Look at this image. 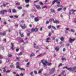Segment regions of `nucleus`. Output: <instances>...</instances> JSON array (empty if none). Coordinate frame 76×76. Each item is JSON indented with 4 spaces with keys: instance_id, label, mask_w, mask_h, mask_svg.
<instances>
[{
    "instance_id": "nucleus-47",
    "label": "nucleus",
    "mask_w": 76,
    "mask_h": 76,
    "mask_svg": "<svg viewBox=\"0 0 76 76\" xmlns=\"http://www.w3.org/2000/svg\"><path fill=\"white\" fill-rule=\"evenodd\" d=\"M14 16L15 18H18V15H14Z\"/></svg>"
},
{
    "instance_id": "nucleus-57",
    "label": "nucleus",
    "mask_w": 76,
    "mask_h": 76,
    "mask_svg": "<svg viewBox=\"0 0 76 76\" xmlns=\"http://www.w3.org/2000/svg\"><path fill=\"white\" fill-rule=\"evenodd\" d=\"M63 51L64 52V51H66V49L65 48H64L63 49Z\"/></svg>"
},
{
    "instance_id": "nucleus-29",
    "label": "nucleus",
    "mask_w": 76,
    "mask_h": 76,
    "mask_svg": "<svg viewBox=\"0 0 76 76\" xmlns=\"http://www.w3.org/2000/svg\"><path fill=\"white\" fill-rule=\"evenodd\" d=\"M8 57H10V58H11V57H12V55H11V54H9L8 55Z\"/></svg>"
},
{
    "instance_id": "nucleus-62",
    "label": "nucleus",
    "mask_w": 76,
    "mask_h": 76,
    "mask_svg": "<svg viewBox=\"0 0 76 76\" xmlns=\"http://www.w3.org/2000/svg\"><path fill=\"white\" fill-rule=\"evenodd\" d=\"M33 74V72H31L30 73V75H32V74Z\"/></svg>"
},
{
    "instance_id": "nucleus-31",
    "label": "nucleus",
    "mask_w": 76,
    "mask_h": 76,
    "mask_svg": "<svg viewBox=\"0 0 76 76\" xmlns=\"http://www.w3.org/2000/svg\"><path fill=\"white\" fill-rule=\"evenodd\" d=\"M20 70H23V71H25V69H24L23 68H19Z\"/></svg>"
},
{
    "instance_id": "nucleus-18",
    "label": "nucleus",
    "mask_w": 76,
    "mask_h": 76,
    "mask_svg": "<svg viewBox=\"0 0 76 76\" xmlns=\"http://www.w3.org/2000/svg\"><path fill=\"white\" fill-rule=\"evenodd\" d=\"M12 12H13V13H16V12H17V11H16V10L14 9L12 10Z\"/></svg>"
},
{
    "instance_id": "nucleus-25",
    "label": "nucleus",
    "mask_w": 76,
    "mask_h": 76,
    "mask_svg": "<svg viewBox=\"0 0 76 76\" xmlns=\"http://www.w3.org/2000/svg\"><path fill=\"white\" fill-rule=\"evenodd\" d=\"M64 73H65V71H64L62 72L61 73V75H64Z\"/></svg>"
},
{
    "instance_id": "nucleus-28",
    "label": "nucleus",
    "mask_w": 76,
    "mask_h": 76,
    "mask_svg": "<svg viewBox=\"0 0 76 76\" xmlns=\"http://www.w3.org/2000/svg\"><path fill=\"white\" fill-rule=\"evenodd\" d=\"M10 68H14L15 67V66H14V65H11L10 66Z\"/></svg>"
},
{
    "instance_id": "nucleus-43",
    "label": "nucleus",
    "mask_w": 76,
    "mask_h": 76,
    "mask_svg": "<svg viewBox=\"0 0 76 76\" xmlns=\"http://www.w3.org/2000/svg\"><path fill=\"white\" fill-rule=\"evenodd\" d=\"M63 69H68V68H67V66H64V67H63Z\"/></svg>"
},
{
    "instance_id": "nucleus-33",
    "label": "nucleus",
    "mask_w": 76,
    "mask_h": 76,
    "mask_svg": "<svg viewBox=\"0 0 76 76\" xmlns=\"http://www.w3.org/2000/svg\"><path fill=\"white\" fill-rule=\"evenodd\" d=\"M52 34L51 32H50L49 33L48 36L49 37H50L51 35Z\"/></svg>"
},
{
    "instance_id": "nucleus-11",
    "label": "nucleus",
    "mask_w": 76,
    "mask_h": 76,
    "mask_svg": "<svg viewBox=\"0 0 76 76\" xmlns=\"http://www.w3.org/2000/svg\"><path fill=\"white\" fill-rule=\"evenodd\" d=\"M19 34L21 37H23V34H21V31H20Z\"/></svg>"
},
{
    "instance_id": "nucleus-37",
    "label": "nucleus",
    "mask_w": 76,
    "mask_h": 76,
    "mask_svg": "<svg viewBox=\"0 0 76 76\" xmlns=\"http://www.w3.org/2000/svg\"><path fill=\"white\" fill-rule=\"evenodd\" d=\"M70 31L71 32H75V31H74L73 29H71Z\"/></svg>"
},
{
    "instance_id": "nucleus-9",
    "label": "nucleus",
    "mask_w": 76,
    "mask_h": 76,
    "mask_svg": "<svg viewBox=\"0 0 76 76\" xmlns=\"http://www.w3.org/2000/svg\"><path fill=\"white\" fill-rule=\"evenodd\" d=\"M53 23H56V24L59 23H60V22L58 20H56L55 21H53Z\"/></svg>"
},
{
    "instance_id": "nucleus-36",
    "label": "nucleus",
    "mask_w": 76,
    "mask_h": 76,
    "mask_svg": "<svg viewBox=\"0 0 76 76\" xmlns=\"http://www.w3.org/2000/svg\"><path fill=\"white\" fill-rule=\"evenodd\" d=\"M10 70H7L6 71V73H10Z\"/></svg>"
},
{
    "instance_id": "nucleus-3",
    "label": "nucleus",
    "mask_w": 76,
    "mask_h": 76,
    "mask_svg": "<svg viewBox=\"0 0 76 76\" xmlns=\"http://www.w3.org/2000/svg\"><path fill=\"white\" fill-rule=\"evenodd\" d=\"M51 59L48 60V66H51L52 65V63H51L49 62H51Z\"/></svg>"
},
{
    "instance_id": "nucleus-19",
    "label": "nucleus",
    "mask_w": 76,
    "mask_h": 76,
    "mask_svg": "<svg viewBox=\"0 0 76 76\" xmlns=\"http://www.w3.org/2000/svg\"><path fill=\"white\" fill-rule=\"evenodd\" d=\"M34 56H35V54L34 53H31L30 55V56L31 57H33Z\"/></svg>"
},
{
    "instance_id": "nucleus-50",
    "label": "nucleus",
    "mask_w": 76,
    "mask_h": 76,
    "mask_svg": "<svg viewBox=\"0 0 76 76\" xmlns=\"http://www.w3.org/2000/svg\"><path fill=\"white\" fill-rule=\"evenodd\" d=\"M52 27L53 28V29H55V30H56V28H55V27H54L53 26H52Z\"/></svg>"
},
{
    "instance_id": "nucleus-46",
    "label": "nucleus",
    "mask_w": 76,
    "mask_h": 76,
    "mask_svg": "<svg viewBox=\"0 0 76 76\" xmlns=\"http://www.w3.org/2000/svg\"><path fill=\"white\" fill-rule=\"evenodd\" d=\"M51 25L49 26H48V28L49 29H50V28H51Z\"/></svg>"
},
{
    "instance_id": "nucleus-20",
    "label": "nucleus",
    "mask_w": 76,
    "mask_h": 76,
    "mask_svg": "<svg viewBox=\"0 0 76 76\" xmlns=\"http://www.w3.org/2000/svg\"><path fill=\"white\" fill-rule=\"evenodd\" d=\"M5 69H6V67H4L3 68V69H4L3 72H4V73H6V71Z\"/></svg>"
},
{
    "instance_id": "nucleus-52",
    "label": "nucleus",
    "mask_w": 76,
    "mask_h": 76,
    "mask_svg": "<svg viewBox=\"0 0 76 76\" xmlns=\"http://www.w3.org/2000/svg\"><path fill=\"white\" fill-rule=\"evenodd\" d=\"M16 68H17V69H20V67L19 66H16Z\"/></svg>"
},
{
    "instance_id": "nucleus-32",
    "label": "nucleus",
    "mask_w": 76,
    "mask_h": 76,
    "mask_svg": "<svg viewBox=\"0 0 76 76\" xmlns=\"http://www.w3.org/2000/svg\"><path fill=\"white\" fill-rule=\"evenodd\" d=\"M47 9V7L46 6H44L42 7V9Z\"/></svg>"
},
{
    "instance_id": "nucleus-27",
    "label": "nucleus",
    "mask_w": 76,
    "mask_h": 76,
    "mask_svg": "<svg viewBox=\"0 0 76 76\" xmlns=\"http://www.w3.org/2000/svg\"><path fill=\"white\" fill-rule=\"evenodd\" d=\"M38 28H35L34 29V31L35 32H37L38 31Z\"/></svg>"
},
{
    "instance_id": "nucleus-7",
    "label": "nucleus",
    "mask_w": 76,
    "mask_h": 76,
    "mask_svg": "<svg viewBox=\"0 0 76 76\" xmlns=\"http://www.w3.org/2000/svg\"><path fill=\"white\" fill-rule=\"evenodd\" d=\"M67 70H69V71H73V68H68V69Z\"/></svg>"
},
{
    "instance_id": "nucleus-4",
    "label": "nucleus",
    "mask_w": 76,
    "mask_h": 76,
    "mask_svg": "<svg viewBox=\"0 0 76 76\" xmlns=\"http://www.w3.org/2000/svg\"><path fill=\"white\" fill-rule=\"evenodd\" d=\"M11 45H12V47L11 48L13 50H15V48H14V45H13V44L12 43H11Z\"/></svg>"
},
{
    "instance_id": "nucleus-10",
    "label": "nucleus",
    "mask_w": 76,
    "mask_h": 76,
    "mask_svg": "<svg viewBox=\"0 0 76 76\" xmlns=\"http://www.w3.org/2000/svg\"><path fill=\"white\" fill-rule=\"evenodd\" d=\"M36 45V44L35 43H34L33 46L34 47V48H36V49H38V48H39V47H38V46H35V45Z\"/></svg>"
},
{
    "instance_id": "nucleus-21",
    "label": "nucleus",
    "mask_w": 76,
    "mask_h": 76,
    "mask_svg": "<svg viewBox=\"0 0 76 76\" xmlns=\"http://www.w3.org/2000/svg\"><path fill=\"white\" fill-rule=\"evenodd\" d=\"M25 2L26 3H28L29 2V0H25Z\"/></svg>"
},
{
    "instance_id": "nucleus-58",
    "label": "nucleus",
    "mask_w": 76,
    "mask_h": 76,
    "mask_svg": "<svg viewBox=\"0 0 76 76\" xmlns=\"http://www.w3.org/2000/svg\"><path fill=\"white\" fill-rule=\"evenodd\" d=\"M66 10V7H65V8H63V10L64 11H65Z\"/></svg>"
},
{
    "instance_id": "nucleus-17",
    "label": "nucleus",
    "mask_w": 76,
    "mask_h": 76,
    "mask_svg": "<svg viewBox=\"0 0 76 76\" xmlns=\"http://www.w3.org/2000/svg\"><path fill=\"white\" fill-rule=\"evenodd\" d=\"M17 8L19 10H21V9H22V7H17Z\"/></svg>"
},
{
    "instance_id": "nucleus-39",
    "label": "nucleus",
    "mask_w": 76,
    "mask_h": 76,
    "mask_svg": "<svg viewBox=\"0 0 76 76\" xmlns=\"http://www.w3.org/2000/svg\"><path fill=\"white\" fill-rule=\"evenodd\" d=\"M2 35H3V36H4L6 35V33L5 32H3L2 33Z\"/></svg>"
},
{
    "instance_id": "nucleus-55",
    "label": "nucleus",
    "mask_w": 76,
    "mask_h": 76,
    "mask_svg": "<svg viewBox=\"0 0 76 76\" xmlns=\"http://www.w3.org/2000/svg\"><path fill=\"white\" fill-rule=\"evenodd\" d=\"M44 76H47V73H45L44 74Z\"/></svg>"
},
{
    "instance_id": "nucleus-2",
    "label": "nucleus",
    "mask_w": 76,
    "mask_h": 76,
    "mask_svg": "<svg viewBox=\"0 0 76 76\" xmlns=\"http://www.w3.org/2000/svg\"><path fill=\"white\" fill-rule=\"evenodd\" d=\"M55 71H56V68L55 67L52 68L50 70V74H53V73H54L55 72Z\"/></svg>"
},
{
    "instance_id": "nucleus-59",
    "label": "nucleus",
    "mask_w": 76,
    "mask_h": 76,
    "mask_svg": "<svg viewBox=\"0 0 76 76\" xmlns=\"http://www.w3.org/2000/svg\"><path fill=\"white\" fill-rule=\"evenodd\" d=\"M19 50V49H16V52H18V51Z\"/></svg>"
},
{
    "instance_id": "nucleus-61",
    "label": "nucleus",
    "mask_w": 76,
    "mask_h": 76,
    "mask_svg": "<svg viewBox=\"0 0 76 76\" xmlns=\"http://www.w3.org/2000/svg\"><path fill=\"white\" fill-rule=\"evenodd\" d=\"M41 73V71L40 70H39L38 71V73L40 74V73Z\"/></svg>"
},
{
    "instance_id": "nucleus-12",
    "label": "nucleus",
    "mask_w": 76,
    "mask_h": 76,
    "mask_svg": "<svg viewBox=\"0 0 76 76\" xmlns=\"http://www.w3.org/2000/svg\"><path fill=\"white\" fill-rule=\"evenodd\" d=\"M20 26L22 28V29H24L26 27V26H22L21 25H20Z\"/></svg>"
},
{
    "instance_id": "nucleus-45",
    "label": "nucleus",
    "mask_w": 76,
    "mask_h": 76,
    "mask_svg": "<svg viewBox=\"0 0 76 76\" xmlns=\"http://www.w3.org/2000/svg\"><path fill=\"white\" fill-rule=\"evenodd\" d=\"M35 22H38V21H39V19H34Z\"/></svg>"
},
{
    "instance_id": "nucleus-26",
    "label": "nucleus",
    "mask_w": 76,
    "mask_h": 76,
    "mask_svg": "<svg viewBox=\"0 0 76 76\" xmlns=\"http://www.w3.org/2000/svg\"><path fill=\"white\" fill-rule=\"evenodd\" d=\"M61 9H62V8H60L58 9L57 10V11H58V12H59V11L61 10Z\"/></svg>"
},
{
    "instance_id": "nucleus-16",
    "label": "nucleus",
    "mask_w": 76,
    "mask_h": 76,
    "mask_svg": "<svg viewBox=\"0 0 76 76\" xmlns=\"http://www.w3.org/2000/svg\"><path fill=\"white\" fill-rule=\"evenodd\" d=\"M57 1H58V0H54L52 2V4H54L55 2H57Z\"/></svg>"
},
{
    "instance_id": "nucleus-23",
    "label": "nucleus",
    "mask_w": 76,
    "mask_h": 76,
    "mask_svg": "<svg viewBox=\"0 0 76 76\" xmlns=\"http://www.w3.org/2000/svg\"><path fill=\"white\" fill-rule=\"evenodd\" d=\"M30 16L31 17V18L32 19H33V18H35L34 16L32 14H30Z\"/></svg>"
},
{
    "instance_id": "nucleus-64",
    "label": "nucleus",
    "mask_w": 76,
    "mask_h": 76,
    "mask_svg": "<svg viewBox=\"0 0 76 76\" xmlns=\"http://www.w3.org/2000/svg\"><path fill=\"white\" fill-rule=\"evenodd\" d=\"M28 6H29V5H28V4H27L26 6V7H28Z\"/></svg>"
},
{
    "instance_id": "nucleus-53",
    "label": "nucleus",
    "mask_w": 76,
    "mask_h": 76,
    "mask_svg": "<svg viewBox=\"0 0 76 76\" xmlns=\"http://www.w3.org/2000/svg\"><path fill=\"white\" fill-rule=\"evenodd\" d=\"M73 69L74 70H75V69H76V66H75L74 67H73Z\"/></svg>"
},
{
    "instance_id": "nucleus-1",
    "label": "nucleus",
    "mask_w": 76,
    "mask_h": 76,
    "mask_svg": "<svg viewBox=\"0 0 76 76\" xmlns=\"http://www.w3.org/2000/svg\"><path fill=\"white\" fill-rule=\"evenodd\" d=\"M42 63L43 64V66H47V64L48 63V62L45 60L43 59L41 61Z\"/></svg>"
},
{
    "instance_id": "nucleus-63",
    "label": "nucleus",
    "mask_w": 76,
    "mask_h": 76,
    "mask_svg": "<svg viewBox=\"0 0 76 76\" xmlns=\"http://www.w3.org/2000/svg\"><path fill=\"white\" fill-rule=\"evenodd\" d=\"M4 41L5 42H6V39H4Z\"/></svg>"
},
{
    "instance_id": "nucleus-48",
    "label": "nucleus",
    "mask_w": 76,
    "mask_h": 76,
    "mask_svg": "<svg viewBox=\"0 0 76 76\" xmlns=\"http://www.w3.org/2000/svg\"><path fill=\"white\" fill-rule=\"evenodd\" d=\"M21 55H22V52H20L18 54V56H21Z\"/></svg>"
},
{
    "instance_id": "nucleus-6",
    "label": "nucleus",
    "mask_w": 76,
    "mask_h": 76,
    "mask_svg": "<svg viewBox=\"0 0 76 76\" xmlns=\"http://www.w3.org/2000/svg\"><path fill=\"white\" fill-rule=\"evenodd\" d=\"M34 6L36 7V8L37 9H39L40 8V6L39 5H37L35 4H34Z\"/></svg>"
},
{
    "instance_id": "nucleus-44",
    "label": "nucleus",
    "mask_w": 76,
    "mask_h": 76,
    "mask_svg": "<svg viewBox=\"0 0 76 76\" xmlns=\"http://www.w3.org/2000/svg\"><path fill=\"white\" fill-rule=\"evenodd\" d=\"M31 31L33 32H34V28H32L31 29Z\"/></svg>"
},
{
    "instance_id": "nucleus-54",
    "label": "nucleus",
    "mask_w": 76,
    "mask_h": 76,
    "mask_svg": "<svg viewBox=\"0 0 76 76\" xmlns=\"http://www.w3.org/2000/svg\"><path fill=\"white\" fill-rule=\"evenodd\" d=\"M30 33H28V34H27V36H30Z\"/></svg>"
},
{
    "instance_id": "nucleus-15",
    "label": "nucleus",
    "mask_w": 76,
    "mask_h": 76,
    "mask_svg": "<svg viewBox=\"0 0 76 76\" xmlns=\"http://www.w3.org/2000/svg\"><path fill=\"white\" fill-rule=\"evenodd\" d=\"M72 14H75V12H76V10H72Z\"/></svg>"
},
{
    "instance_id": "nucleus-30",
    "label": "nucleus",
    "mask_w": 76,
    "mask_h": 76,
    "mask_svg": "<svg viewBox=\"0 0 76 76\" xmlns=\"http://www.w3.org/2000/svg\"><path fill=\"white\" fill-rule=\"evenodd\" d=\"M50 10L51 12H55V11L53 9H51Z\"/></svg>"
},
{
    "instance_id": "nucleus-5",
    "label": "nucleus",
    "mask_w": 76,
    "mask_h": 76,
    "mask_svg": "<svg viewBox=\"0 0 76 76\" xmlns=\"http://www.w3.org/2000/svg\"><path fill=\"white\" fill-rule=\"evenodd\" d=\"M75 40V39H71V38H69V41L71 43H72V41H73Z\"/></svg>"
},
{
    "instance_id": "nucleus-51",
    "label": "nucleus",
    "mask_w": 76,
    "mask_h": 76,
    "mask_svg": "<svg viewBox=\"0 0 76 76\" xmlns=\"http://www.w3.org/2000/svg\"><path fill=\"white\" fill-rule=\"evenodd\" d=\"M3 58V56L1 55L0 56V59Z\"/></svg>"
},
{
    "instance_id": "nucleus-13",
    "label": "nucleus",
    "mask_w": 76,
    "mask_h": 76,
    "mask_svg": "<svg viewBox=\"0 0 76 76\" xmlns=\"http://www.w3.org/2000/svg\"><path fill=\"white\" fill-rule=\"evenodd\" d=\"M0 13L1 14V15H4V10H2L1 12H0Z\"/></svg>"
},
{
    "instance_id": "nucleus-60",
    "label": "nucleus",
    "mask_w": 76,
    "mask_h": 76,
    "mask_svg": "<svg viewBox=\"0 0 76 76\" xmlns=\"http://www.w3.org/2000/svg\"><path fill=\"white\" fill-rule=\"evenodd\" d=\"M20 76H23V74H22V73H21L20 74Z\"/></svg>"
},
{
    "instance_id": "nucleus-56",
    "label": "nucleus",
    "mask_w": 76,
    "mask_h": 76,
    "mask_svg": "<svg viewBox=\"0 0 76 76\" xmlns=\"http://www.w3.org/2000/svg\"><path fill=\"white\" fill-rule=\"evenodd\" d=\"M3 10L4 12H8V11L6 10Z\"/></svg>"
},
{
    "instance_id": "nucleus-8",
    "label": "nucleus",
    "mask_w": 76,
    "mask_h": 76,
    "mask_svg": "<svg viewBox=\"0 0 76 76\" xmlns=\"http://www.w3.org/2000/svg\"><path fill=\"white\" fill-rule=\"evenodd\" d=\"M41 18H42V17L37 16L35 18H34V19H41Z\"/></svg>"
},
{
    "instance_id": "nucleus-35",
    "label": "nucleus",
    "mask_w": 76,
    "mask_h": 76,
    "mask_svg": "<svg viewBox=\"0 0 76 76\" xmlns=\"http://www.w3.org/2000/svg\"><path fill=\"white\" fill-rule=\"evenodd\" d=\"M34 73L35 75L37 74V72L36 71H34Z\"/></svg>"
},
{
    "instance_id": "nucleus-41",
    "label": "nucleus",
    "mask_w": 76,
    "mask_h": 76,
    "mask_svg": "<svg viewBox=\"0 0 76 76\" xmlns=\"http://www.w3.org/2000/svg\"><path fill=\"white\" fill-rule=\"evenodd\" d=\"M25 61L26 62H28V60L27 59H25Z\"/></svg>"
},
{
    "instance_id": "nucleus-22",
    "label": "nucleus",
    "mask_w": 76,
    "mask_h": 76,
    "mask_svg": "<svg viewBox=\"0 0 76 76\" xmlns=\"http://www.w3.org/2000/svg\"><path fill=\"white\" fill-rule=\"evenodd\" d=\"M60 39L61 41H64V38L63 37H61L60 38Z\"/></svg>"
},
{
    "instance_id": "nucleus-40",
    "label": "nucleus",
    "mask_w": 76,
    "mask_h": 76,
    "mask_svg": "<svg viewBox=\"0 0 76 76\" xmlns=\"http://www.w3.org/2000/svg\"><path fill=\"white\" fill-rule=\"evenodd\" d=\"M39 4L40 5H42V4H43V3H42V2H39Z\"/></svg>"
},
{
    "instance_id": "nucleus-14",
    "label": "nucleus",
    "mask_w": 76,
    "mask_h": 76,
    "mask_svg": "<svg viewBox=\"0 0 76 76\" xmlns=\"http://www.w3.org/2000/svg\"><path fill=\"white\" fill-rule=\"evenodd\" d=\"M59 48H58V47H56L55 48V50L56 51H58L59 50Z\"/></svg>"
},
{
    "instance_id": "nucleus-38",
    "label": "nucleus",
    "mask_w": 76,
    "mask_h": 76,
    "mask_svg": "<svg viewBox=\"0 0 76 76\" xmlns=\"http://www.w3.org/2000/svg\"><path fill=\"white\" fill-rule=\"evenodd\" d=\"M8 12H9V13H11V12H12V10H11V9H9L8 10Z\"/></svg>"
},
{
    "instance_id": "nucleus-49",
    "label": "nucleus",
    "mask_w": 76,
    "mask_h": 76,
    "mask_svg": "<svg viewBox=\"0 0 76 76\" xmlns=\"http://www.w3.org/2000/svg\"><path fill=\"white\" fill-rule=\"evenodd\" d=\"M20 4V3L19 2L17 3L16 4V5H19Z\"/></svg>"
},
{
    "instance_id": "nucleus-34",
    "label": "nucleus",
    "mask_w": 76,
    "mask_h": 76,
    "mask_svg": "<svg viewBox=\"0 0 76 76\" xmlns=\"http://www.w3.org/2000/svg\"><path fill=\"white\" fill-rule=\"evenodd\" d=\"M16 65L17 66L19 65V62H17L16 64Z\"/></svg>"
},
{
    "instance_id": "nucleus-42",
    "label": "nucleus",
    "mask_w": 76,
    "mask_h": 76,
    "mask_svg": "<svg viewBox=\"0 0 76 76\" xmlns=\"http://www.w3.org/2000/svg\"><path fill=\"white\" fill-rule=\"evenodd\" d=\"M62 64L61 63H60L59 64V65L58 66V67H60V66H62Z\"/></svg>"
},
{
    "instance_id": "nucleus-24",
    "label": "nucleus",
    "mask_w": 76,
    "mask_h": 76,
    "mask_svg": "<svg viewBox=\"0 0 76 76\" xmlns=\"http://www.w3.org/2000/svg\"><path fill=\"white\" fill-rule=\"evenodd\" d=\"M72 10H70L69 12V15H72Z\"/></svg>"
}]
</instances>
